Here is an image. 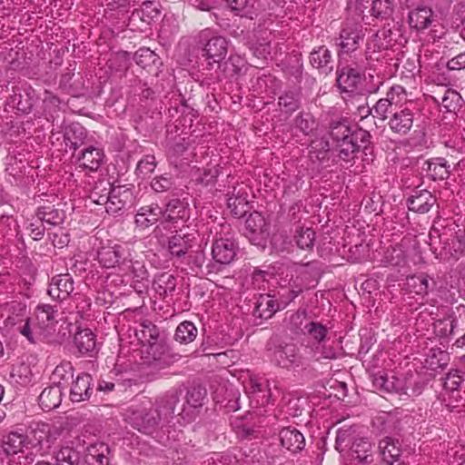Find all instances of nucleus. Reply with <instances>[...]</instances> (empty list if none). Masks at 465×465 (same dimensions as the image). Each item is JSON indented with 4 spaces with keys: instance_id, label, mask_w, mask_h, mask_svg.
<instances>
[{
    "instance_id": "1",
    "label": "nucleus",
    "mask_w": 465,
    "mask_h": 465,
    "mask_svg": "<svg viewBox=\"0 0 465 465\" xmlns=\"http://www.w3.org/2000/svg\"><path fill=\"white\" fill-rule=\"evenodd\" d=\"M207 397V391L201 385L172 388L157 397L147 411V435L166 445L171 440L163 430L173 420L174 424L185 427L200 415Z\"/></svg>"
},
{
    "instance_id": "2",
    "label": "nucleus",
    "mask_w": 465,
    "mask_h": 465,
    "mask_svg": "<svg viewBox=\"0 0 465 465\" xmlns=\"http://www.w3.org/2000/svg\"><path fill=\"white\" fill-rule=\"evenodd\" d=\"M57 311L52 305L40 304L34 313L26 317L23 324H19L17 332L24 336L31 344L51 342L55 331Z\"/></svg>"
},
{
    "instance_id": "3",
    "label": "nucleus",
    "mask_w": 465,
    "mask_h": 465,
    "mask_svg": "<svg viewBox=\"0 0 465 465\" xmlns=\"http://www.w3.org/2000/svg\"><path fill=\"white\" fill-rule=\"evenodd\" d=\"M201 45V65L203 70L211 71L225 58L228 51V41L209 28L199 33Z\"/></svg>"
},
{
    "instance_id": "4",
    "label": "nucleus",
    "mask_w": 465,
    "mask_h": 465,
    "mask_svg": "<svg viewBox=\"0 0 465 465\" xmlns=\"http://www.w3.org/2000/svg\"><path fill=\"white\" fill-rule=\"evenodd\" d=\"M25 441V458L27 464H32L36 455L47 454L53 447L55 438L53 436L50 425L45 422L31 424L24 433Z\"/></svg>"
},
{
    "instance_id": "5",
    "label": "nucleus",
    "mask_w": 465,
    "mask_h": 465,
    "mask_svg": "<svg viewBox=\"0 0 465 465\" xmlns=\"http://www.w3.org/2000/svg\"><path fill=\"white\" fill-rule=\"evenodd\" d=\"M365 79L364 72L351 65L338 67L336 70V84L340 93L348 94L350 96L378 92L382 83L367 87L364 84Z\"/></svg>"
},
{
    "instance_id": "6",
    "label": "nucleus",
    "mask_w": 465,
    "mask_h": 465,
    "mask_svg": "<svg viewBox=\"0 0 465 465\" xmlns=\"http://www.w3.org/2000/svg\"><path fill=\"white\" fill-rule=\"evenodd\" d=\"M371 139L369 131L358 125L351 126V135L348 134L343 141L335 143L339 157L343 161H350L360 151L365 155H371L374 147Z\"/></svg>"
},
{
    "instance_id": "7",
    "label": "nucleus",
    "mask_w": 465,
    "mask_h": 465,
    "mask_svg": "<svg viewBox=\"0 0 465 465\" xmlns=\"http://www.w3.org/2000/svg\"><path fill=\"white\" fill-rule=\"evenodd\" d=\"M178 354L169 351L167 341H147V381L157 378L160 371L179 360Z\"/></svg>"
},
{
    "instance_id": "8",
    "label": "nucleus",
    "mask_w": 465,
    "mask_h": 465,
    "mask_svg": "<svg viewBox=\"0 0 465 465\" xmlns=\"http://www.w3.org/2000/svg\"><path fill=\"white\" fill-rule=\"evenodd\" d=\"M272 361L284 369H303L309 365V361L300 354L298 346L292 342L277 345L272 352Z\"/></svg>"
},
{
    "instance_id": "9",
    "label": "nucleus",
    "mask_w": 465,
    "mask_h": 465,
    "mask_svg": "<svg viewBox=\"0 0 465 465\" xmlns=\"http://www.w3.org/2000/svg\"><path fill=\"white\" fill-rule=\"evenodd\" d=\"M238 246L230 231L216 233L212 244L213 259L220 264L228 265L236 257Z\"/></svg>"
},
{
    "instance_id": "10",
    "label": "nucleus",
    "mask_w": 465,
    "mask_h": 465,
    "mask_svg": "<svg viewBox=\"0 0 465 465\" xmlns=\"http://www.w3.org/2000/svg\"><path fill=\"white\" fill-rule=\"evenodd\" d=\"M366 31L367 29L359 24L346 25L342 27L337 39L339 56L355 52L359 48L360 43L363 41Z\"/></svg>"
},
{
    "instance_id": "11",
    "label": "nucleus",
    "mask_w": 465,
    "mask_h": 465,
    "mask_svg": "<svg viewBox=\"0 0 465 465\" xmlns=\"http://www.w3.org/2000/svg\"><path fill=\"white\" fill-rule=\"evenodd\" d=\"M414 122V113L408 107L400 106L390 116L388 126L396 135L402 137L409 134Z\"/></svg>"
},
{
    "instance_id": "12",
    "label": "nucleus",
    "mask_w": 465,
    "mask_h": 465,
    "mask_svg": "<svg viewBox=\"0 0 465 465\" xmlns=\"http://www.w3.org/2000/svg\"><path fill=\"white\" fill-rule=\"evenodd\" d=\"M35 103V92L31 86L21 90L18 87L13 88V94L9 96L7 104L17 113L28 114L32 112Z\"/></svg>"
},
{
    "instance_id": "13",
    "label": "nucleus",
    "mask_w": 465,
    "mask_h": 465,
    "mask_svg": "<svg viewBox=\"0 0 465 465\" xmlns=\"http://www.w3.org/2000/svg\"><path fill=\"white\" fill-rule=\"evenodd\" d=\"M281 311L277 295L261 293L255 298L252 315L262 320L271 319L277 312Z\"/></svg>"
},
{
    "instance_id": "14",
    "label": "nucleus",
    "mask_w": 465,
    "mask_h": 465,
    "mask_svg": "<svg viewBox=\"0 0 465 465\" xmlns=\"http://www.w3.org/2000/svg\"><path fill=\"white\" fill-rule=\"evenodd\" d=\"M405 93L404 88L401 85H395L391 88L387 93L385 98L379 99L373 107V118L385 121L392 115V113L397 109L396 103L394 102V95Z\"/></svg>"
},
{
    "instance_id": "15",
    "label": "nucleus",
    "mask_w": 465,
    "mask_h": 465,
    "mask_svg": "<svg viewBox=\"0 0 465 465\" xmlns=\"http://www.w3.org/2000/svg\"><path fill=\"white\" fill-rule=\"evenodd\" d=\"M435 21L434 11L427 5H417L409 12L410 27L418 32L428 29Z\"/></svg>"
},
{
    "instance_id": "16",
    "label": "nucleus",
    "mask_w": 465,
    "mask_h": 465,
    "mask_svg": "<svg viewBox=\"0 0 465 465\" xmlns=\"http://www.w3.org/2000/svg\"><path fill=\"white\" fill-rule=\"evenodd\" d=\"M378 453L383 462L393 465L402 454L401 443L399 439L386 436L378 442Z\"/></svg>"
},
{
    "instance_id": "17",
    "label": "nucleus",
    "mask_w": 465,
    "mask_h": 465,
    "mask_svg": "<svg viewBox=\"0 0 465 465\" xmlns=\"http://www.w3.org/2000/svg\"><path fill=\"white\" fill-rule=\"evenodd\" d=\"M248 196L245 187H233L232 195L227 200V205L234 217H244L252 209Z\"/></svg>"
},
{
    "instance_id": "18",
    "label": "nucleus",
    "mask_w": 465,
    "mask_h": 465,
    "mask_svg": "<svg viewBox=\"0 0 465 465\" xmlns=\"http://www.w3.org/2000/svg\"><path fill=\"white\" fill-rule=\"evenodd\" d=\"M74 280L69 273L58 274L52 278L48 294L56 300L64 301L74 292Z\"/></svg>"
},
{
    "instance_id": "19",
    "label": "nucleus",
    "mask_w": 465,
    "mask_h": 465,
    "mask_svg": "<svg viewBox=\"0 0 465 465\" xmlns=\"http://www.w3.org/2000/svg\"><path fill=\"white\" fill-rule=\"evenodd\" d=\"M75 158L79 162V167L83 170L96 172L104 162V153L100 148L88 146L75 153Z\"/></svg>"
},
{
    "instance_id": "20",
    "label": "nucleus",
    "mask_w": 465,
    "mask_h": 465,
    "mask_svg": "<svg viewBox=\"0 0 465 465\" xmlns=\"http://www.w3.org/2000/svg\"><path fill=\"white\" fill-rule=\"evenodd\" d=\"M93 378L88 373L79 374L70 389V398L73 402H81L90 399L93 393Z\"/></svg>"
},
{
    "instance_id": "21",
    "label": "nucleus",
    "mask_w": 465,
    "mask_h": 465,
    "mask_svg": "<svg viewBox=\"0 0 465 465\" xmlns=\"http://www.w3.org/2000/svg\"><path fill=\"white\" fill-rule=\"evenodd\" d=\"M436 203V198L428 190H417L407 199V206L411 212L427 213Z\"/></svg>"
},
{
    "instance_id": "22",
    "label": "nucleus",
    "mask_w": 465,
    "mask_h": 465,
    "mask_svg": "<svg viewBox=\"0 0 465 465\" xmlns=\"http://www.w3.org/2000/svg\"><path fill=\"white\" fill-rule=\"evenodd\" d=\"M279 439L282 446L292 453L301 451L305 446L303 434L294 427L282 429L279 432Z\"/></svg>"
},
{
    "instance_id": "23",
    "label": "nucleus",
    "mask_w": 465,
    "mask_h": 465,
    "mask_svg": "<svg viewBox=\"0 0 465 465\" xmlns=\"http://www.w3.org/2000/svg\"><path fill=\"white\" fill-rule=\"evenodd\" d=\"M86 138L87 131L80 124H72L66 128L64 134V142L66 147L73 150V157H75L76 151L84 145Z\"/></svg>"
},
{
    "instance_id": "24",
    "label": "nucleus",
    "mask_w": 465,
    "mask_h": 465,
    "mask_svg": "<svg viewBox=\"0 0 465 465\" xmlns=\"http://www.w3.org/2000/svg\"><path fill=\"white\" fill-rule=\"evenodd\" d=\"M63 391L59 383L47 386L38 397V403L45 411L58 408L62 402Z\"/></svg>"
},
{
    "instance_id": "25",
    "label": "nucleus",
    "mask_w": 465,
    "mask_h": 465,
    "mask_svg": "<svg viewBox=\"0 0 465 465\" xmlns=\"http://www.w3.org/2000/svg\"><path fill=\"white\" fill-rule=\"evenodd\" d=\"M1 448L7 456L26 451L25 435L22 430H12L4 435L1 440Z\"/></svg>"
},
{
    "instance_id": "26",
    "label": "nucleus",
    "mask_w": 465,
    "mask_h": 465,
    "mask_svg": "<svg viewBox=\"0 0 465 465\" xmlns=\"http://www.w3.org/2000/svg\"><path fill=\"white\" fill-rule=\"evenodd\" d=\"M357 425L340 427L336 431L335 449L339 452H343L349 450L353 443L360 439Z\"/></svg>"
},
{
    "instance_id": "27",
    "label": "nucleus",
    "mask_w": 465,
    "mask_h": 465,
    "mask_svg": "<svg viewBox=\"0 0 465 465\" xmlns=\"http://www.w3.org/2000/svg\"><path fill=\"white\" fill-rule=\"evenodd\" d=\"M109 447L104 442L91 444L87 447L84 454V464L90 465H108L109 464Z\"/></svg>"
},
{
    "instance_id": "28",
    "label": "nucleus",
    "mask_w": 465,
    "mask_h": 465,
    "mask_svg": "<svg viewBox=\"0 0 465 465\" xmlns=\"http://www.w3.org/2000/svg\"><path fill=\"white\" fill-rule=\"evenodd\" d=\"M122 247L115 244L114 246H103L97 252V260L104 268H114L121 263Z\"/></svg>"
},
{
    "instance_id": "29",
    "label": "nucleus",
    "mask_w": 465,
    "mask_h": 465,
    "mask_svg": "<svg viewBox=\"0 0 465 465\" xmlns=\"http://www.w3.org/2000/svg\"><path fill=\"white\" fill-rule=\"evenodd\" d=\"M309 59L312 67L321 70L324 74L332 70L333 61L331 54L324 45L318 47V49H313L310 54Z\"/></svg>"
},
{
    "instance_id": "30",
    "label": "nucleus",
    "mask_w": 465,
    "mask_h": 465,
    "mask_svg": "<svg viewBox=\"0 0 465 465\" xmlns=\"http://www.w3.org/2000/svg\"><path fill=\"white\" fill-rule=\"evenodd\" d=\"M35 214L40 222L53 226L62 224L66 217L64 210L56 208L53 204L39 206Z\"/></svg>"
},
{
    "instance_id": "31",
    "label": "nucleus",
    "mask_w": 465,
    "mask_h": 465,
    "mask_svg": "<svg viewBox=\"0 0 465 465\" xmlns=\"http://www.w3.org/2000/svg\"><path fill=\"white\" fill-rule=\"evenodd\" d=\"M349 450L351 458L359 463L373 461L372 444L367 438L360 437Z\"/></svg>"
},
{
    "instance_id": "32",
    "label": "nucleus",
    "mask_w": 465,
    "mask_h": 465,
    "mask_svg": "<svg viewBox=\"0 0 465 465\" xmlns=\"http://www.w3.org/2000/svg\"><path fill=\"white\" fill-rule=\"evenodd\" d=\"M56 465H84V453L73 446H63L54 453Z\"/></svg>"
},
{
    "instance_id": "33",
    "label": "nucleus",
    "mask_w": 465,
    "mask_h": 465,
    "mask_svg": "<svg viewBox=\"0 0 465 465\" xmlns=\"http://www.w3.org/2000/svg\"><path fill=\"white\" fill-rule=\"evenodd\" d=\"M411 292L425 296L435 288V282L426 273L413 275L408 278L407 282Z\"/></svg>"
},
{
    "instance_id": "34",
    "label": "nucleus",
    "mask_w": 465,
    "mask_h": 465,
    "mask_svg": "<svg viewBox=\"0 0 465 465\" xmlns=\"http://www.w3.org/2000/svg\"><path fill=\"white\" fill-rule=\"evenodd\" d=\"M351 123L348 117L332 118L329 123V134L332 142L337 143L348 135H351Z\"/></svg>"
},
{
    "instance_id": "35",
    "label": "nucleus",
    "mask_w": 465,
    "mask_h": 465,
    "mask_svg": "<svg viewBox=\"0 0 465 465\" xmlns=\"http://www.w3.org/2000/svg\"><path fill=\"white\" fill-rule=\"evenodd\" d=\"M74 342L82 354H91L96 349V338L90 329L77 331L74 334Z\"/></svg>"
},
{
    "instance_id": "36",
    "label": "nucleus",
    "mask_w": 465,
    "mask_h": 465,
    "mask_svg": "<svg viewBox=\"0 0 465 465\" xmlns=\"http://www.w3.org/2000/svg\"><path fill=\"white\" fill-rule=\"evenodd\" d=\"M427 165L426 170L433 181L435 180H445L450 177V171L448 162L443 157H437L431 160H428L424 163Z\"/></svg>"
},
{
    "instance_id": "37",
    "label": "nucleus",
    "mask_w": 465,
    "mask_h": 465,
    "mask_svg": "<svg viewBox=\"0 0 465 465\" xmlns=\"http://www.w3.org/2000/svg\"><path fill=\"white\" fill-rule=\"evenodd\" d=\"M398 423L399 420L396 416L389 412L381 413L371 420L373 430L379 434L393 433L397 429Z\"/></svg>"
},
{
    "instance_id": "38",
    "label": "nucleus",
    "mask_w": 465,
    "mask_h": 465,
    "mask_svg": "<svg viewBox=\"0 0 465 465\" xmlns=\"http://www.w3.org/2000/svg\"><path fill=\"white\" fill-rule=\"evenodd\" d=\"M395 0H372L370 9L371 15L381 21L392 19L395 10Z\"/></svg>"
},
{
    "instance_id": "39",
    "label": "nucleus",
    "mask_w": 465,
    "mask_h": 465,
    "mask_svg": "<svg viewBox=\"0 0 465 465\" xmlns=\"http://www.w3.org/2000/svg\"><path fill=\"white\" fill-rule=\"evenodd\" d=\"M278 104L284 114H292L301 106V94L295 90L283 92L278 98Z\"/></svg>"
},
{
    "instance_id": "40",
    "label": "nucleus",
    "mask_w": 465,
    "mask_h": 465,
    "mask_svg": "<svg viewBox=\"0 0 465 465\" xmlns=\"http://www.w3.org/2000/svg\"><path fill=\"white\" fill-rule=\"evenodd\" d=\"M26 304L23 302L13 301L9 304V312L6 319V322L15 328V331H17V328L19 324H23L25 320L26 319Z\"/></svg>"
},
{
    "instance_id": "41",
    "label": "nucleus",
    "mask_w": 465,
    "mask_h": 465,
    "mask_svg": "<svg viewBox=\"0 0 465 465\" xmlns=\"http://www.w3.org/2000/svg\"><path fill=\"white\" fill-rule=\"evenodd\" d=\"M327 333V327L320 322L310 321L309 322H305L302 328V334L308 336L317 343L322 342L326 339Z\"/></svg>"
},
{
    "instance_id": "42",
    "label": "nucleus",
    "mask_w": 465,
    "mask_h": 465,
    "mask_svg": "<svg viewBox=\"0 0 465 465\" xmlns=\"http://www.w3.org/2000/svg\"><path fill=\"white\" fill-rule=\"evenodd\" d=\"M294 241L301 250L311 251L314 246L315 232L312 228L299 227L295 231Z\"/></svg>"
},
{
    "instance_id": "43",
    "label": "nucleus",
    "mask_w": 465,
    "mask_h": 465,
    "mask_svg": "<svg viewBox=\"0 0 465 465\" xmlns=\"http://www.w3.org/2000/svg\"><path fill=\"white\" fill-rule=\"evenodd\" d=\"M462 104L463 99L456 90L445 88V98L440 104L445 113L456 114L462 107Z\"/></svg>"
},
{
    "instance_id": "44",
    "label": "nucleus",
    "mask_w": 465,
    "mask_h": 465,
    "mask_svg": "<svg viewBox=\"0 0 465 465\" xmlns=\"http://www.w3.org/2000/svg\"><path fill=\"white\" fill-rule=\"evenodd\" d=\"M197 332V328L192 322L184 321L176 328L174 338L177 341L186 344L194 341Z\"/></svg>"
},
{
    "instance_id": "45",
    "label": "nucleus",
    "mask_w": 465,
    "mask_h": 465,
    "mask_svg": "<svg viewBox=\"0 0 465 465\" xmlns=\"http://www.w3.org/2000/svg\"><path fill=\"white\" fill-rule=\"evenodd\" d=\"M392 32L391 29L384 28L381 33H376L373 35L372 39L367 43V51L369 52L371 48L375 49H388L392 45Z\"/></svg>"
},
{
    "instance_id": "46",
    "label": "nucleus",
    "mask_w": 465,
    "mask_h": 465,
    "mask_svg": "<svg viewBox=\"0 0 465 465\" xmlns=\"http://www.w3.org/2000/svg\"><path fill=\"white\" fill-rule=\"evenodd\" d=\"M10 378L13 382L18 385H28L32 381V371L30 366L25 363L14 365L10 372Z\"/></svg>"
},
{
    "instance_id": "47",
    "label": "nucleus",
    "mask_w": 465,
    "mask_h": 465,
    "mask_svg": "<svg viewBox=\"0 0 465 465\" xmlns=\"http://www.w3.org/2000/svg\"><path fill=\"white\" fill-rule=\"evenodd\" d=\"M427 385L428 380L423 376L417 375L416 377H413L411 375L408 377L406 400L421 395Z\"/></svg>"
},
{
    "instance_id": "48",
    "label": "nucleus",
    "mask_w": 465,
    "mask_h": 465,
    "mask_svg": "<svg viewBox=\"0 0 465 465\" xmlns=\"http://www.w3.org/2000/svg\"><path fill=\"white\" fill-rule=\"evenodd\" d=\"M110 186L111 197L107 203V213L115 214L124 209L126 200L121 197V187H113L110 183H106Z\"/></svg>"
},
{
    "instance_id": "49",
    "label": "nucleus",
    "mask_w": 465,
    "mask_h": 465,
    "mask_svg": "<svg viewBox=\"0 0 465 465\" xmlns=\"http://www.w3.org/2000/svg\"><path fill=\"white\" fill-rule=\"evenodd\" d=\"M294 126L303 134L309 135L316 129L313 116L309 113H301L294 118Z\"/></svg>"
},
{
    "instance_id": "50",
    "label": "nucleus",
    "mask_w": 465,
    "mask_h": 465,
    "mask_svg": "<svg viewBox=\"0 0 465 465\" xmlns=\"http://www.w3.org/2000/svg\"><path fill=\"white\" fill-rule=\"evenodd\" d=\"M450 361L449 353L440 349H431L426 361L432 369H444Z\"/></svg>"
},
{
    "instance_id": "51",
    "label": "nucleus",
    "mask_w": 465,
    "mask_h": 465,
    "mask_svg": "<svg viewBox=\"0 0 465 465\" xmlns=\"http://www.w3.org/2000/svg\"><path fill=\"white\" fill-rule=\"evenodd\" d=\"M126 420L138 431H145V412L143 410H134L133 406L129 407L127 410Z\"/></svg>"
},
{
    "instance_id": "52",
    "label": "nucleus",
    "mask_w": 465,
    "mask_h": 465,
    "mask_svg": "<svg viewBox=\"0 0 465 465\" xmlns=\"http://www.w3.org/2000/svg\"><path fill=\"white\" fill-rule=\"evenodd\" d=\"M246 61L239 54H231L227 61L224 63V71L230 76L239 75L245 68Z\"/></svg>"
},
{
    "instance_id": "53",
    "label": "nucleus",
    "mask_w": 465,
    "mask_h": 465,
    "mask_svg": "<svg viewBox=\"0 0 465 465\" xmlns=\"http://www.w3.org/2000/svg\"><path fill=\"white\" fill-rule=\"evenodd\" d=\"M268 225L263 216L258 212L250 213L245 221V232H257L258 231H267Z\"/></svg>"
},
{
    "instance_id": "54",
    "label": "nucleus",
    "mask_w": 465,
    "mask_h": 465,
    "mask_svg": "<svg viewBox=\"0 0 465 465\" xmlns=\"http://www.w3.org/2000/svg\"><path fill=\"white\" fill-rule=\"evenodd\" d=\"M329 152L330 143L323 138L312 142L311 145L310 153L312 157H315L320 162H323L328 159Z\"/></svg>"
},
{
    "instance_id": "55",
    "label": "nucleus",
    "mask_w": 465,
    "mask_h": 465,
    "mask_svg": "<svg viewBox=\"0 0 465 465\" xmlns=\"http://www.w3.org/2000/svg\"><path fill=\"white\" fill-rule=\"evenodd\" d=\"M167 242L171 254L177 257L184 255L189 248L187 242L180 235L173 236Z\"/></svg>"
},
{
    "instance_id": "56",
    "label": "nucleus",
    "mask_w": 465,
    "mask_h": 465,
    "mask_svg": "<svg viewBox=\"0 0 465 465\" xmlns=\"http://www.w3.org/2000/svg\"><path fill=\"white\" fill-rule=\"evenodd\" d=\"M273 272L269 270L255 268L252 273V284L254 288L264 289L265 283L272 278Z\"/></svg>"
},
{
    "instance_id": "57",
    "label": "nucleus",
    "mask_w": 465,
    "mask_h": 465,
    "mask_svg": "<svg viewBox=\"0 0 465 465\" xmlns=\"http://www.w3.org/2000/svg\"><path fill=\"white\" fill-rule=\"evenodd\" d=\"M384 261L389 266H399L404 262V252L401 248L390 246L385 252Z\"/></svg>"
},
{
    "instance_id": "58",
    "label": "nucleus",
    "mask_w": 465,
    "mask_h": 465,
    "mask_svg": "<svg viewBox=\"0 0 465 465\" xmlns=\"http://www.w3.org/2000/svg\"><path fill=\"white\" fill-rule=\"evenodd\" d=\"M171 220L165 218L164 220H161L160 223L154 228L153 232L151 234L150 242L153 238L157 240L160 244H164L166 242L165 237L167 233L171 231Z\"/></svg>"
},
{
    "instance_id": "59",
    "label": "nucleus",
    "mask_w": 465,
    "mask_h": 465,
    "mask_svg": "<svg viewBox=\"0 0 465 465\" xmlns=\"http://www.w3.org/2000/svg\"><path fill=\"white\" fill-rule=\"evenodd\" d=\"M228 6L237 15L242 17H249L252 19L251 15L252 12L249 10L248 0H224Z\"/></svg>"
},
{
    "instance_id": "60",
    "label": "nucleus",
    "mask_w": 465,
    "mask_h": 465,
    "mask_svg": "<svg viewBox=\"0 0 465 465\" xmlns=\"http://www.w3.org/2000/svg\"><path fill=\"white\" fill-rule=\"evenodd\" d=\"M393 375L376 374L372 381L373 386L381 391L391 393L393 386Z\"/></svg>"
},
{
    "instance_id": "61",
    "label": "nucleus",
    "mask_w": 465,
    "mask_h": 465,
    "mask_svg": "<svg viewBox=\"0 0 465 465\" xmlns=\"http://www.w3.org/2000/svg\"><path fill=\"white\" fill-rule=\"evenodd\" d=\"M302 292V289H288L283 290L282 292H278L276 295L279 305H281V311L285 309L292 302H293Z\"/></svg>"
},
{
    "instance_id": "62",
    "label": "nucleus",
    "mask_w": 465,
    "mask_h": 465,
    "mask_svg": "<svg viewBox=\"0 0 465 465\" xmlns=\"http://www.w3.org/2000/svg\"><path fill=\"white\" fill-rule=\"evenodd\" d=\"M462 381L463 379L460 374V371L452 370L447 374L443 386L446 390L454 391L460 389Z\"/></svg>"
},
{
    "instance_id": "63",
    "label": "nucleus",
    "mask_w": 465,
    "mask_h": 465,
    "mask_svg": "<svg viewBox=\"0 0 465 465\" xmlns=\"http://www.w3.org/2000/svg\"><path fill=\"white\" fill-rule=\"evenodd\" d=\"M147 52L150 53L147 54V74L157 77L163 62L150 47H147Z\"/></svg>"
},
{
    "instance_id": "64",
    "label": "nucleus",
    "mask_w": 465,
    "mask_h": 465,
    "mask_svg": "<svg viewBox=\"0 0 465 465\" xmlns=\"http://www.w3.org/2000/svg\"><path fill=\"white\" fill-rule=\"evenodd\" d=\"M449 253L454 259H459L460 256L465 255V231L462 236L456 237L451 241Z\"/></svg>"
}]
</instances>
